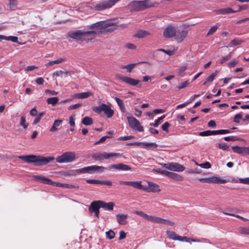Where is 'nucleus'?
<instances>
[{
	"mask_svg": "<svg viewBox=\"0 0 249 249\" xmlns=\"http://www.w3.org/2000/svg\"><path fill=\"white\" fill-rule=\"evenodd\" d=\"M198 180L200 182L207 183L223 184L227 182L226 179H221L215 176L206 178H200Z\"/></svg>",
	"mask_w": 249,
	"mask_h": 249,
	"instance_id": "13",
	"label": "nucleus"
},
{
	"mask_svg": "<svg viewBox=\"0 0 249 249\" xmlns=\"http://www.w3.org/2000/svg\"><path fill=\"white\" fill-rule=\"evenodd\" d=\"M231 58V54H229L228 55L224 56L222 59L220 60V63L221 64L224 63L226 61H228Z\"/></svg>",
	"mask_w": 249,
	"mask_h": 249,
	"instance_id": "64",
	"label": "nucleus"
},
{
	"mask_svg": "<svg viewBox=\"0 0 249 249\" xmlns=\"http://www.w3.org/2000/svg\"><path fill=\"white\" fill-rule=\"evenodd\" d=\"M33 178L36 180L40 181V182L46 184L53 185L57 187H60L65 188H76L78 189L79 186L78 185H72L67 183H62L57 182H53L49 178L40 176H34Z\"/></svg>",
	"mask_w": 249,
	"mask_h": 249,
	"instance_id": "3",
	"label": "nucleus"
},
{
	"mask_svg": "<svg viewBox=\"0 0 249 249\" xmlns=\"http://www.w3.org/2000/svg\"><path fill=\"white\" fill-rule=\"evenodd\" d=\"M165 117V115H163L159 117L158 119L155 121L154 123L150 124V125H153L154 127H158L160 123L163 120Z\"/></svg>",
	"mask_w": 249,
	"mask_h": 249,
	"instance_id": "44",
	"label": "nucleus"
},
{
	"mask_svg": "<svg viewBox=\"0 0 249 249\" xmlns=\"http://www.w3.org/2000/svg\"><path fill=\"white\" fill-rule=\"evenodd\" d=\"M76 159V155L73 152H66L56 159V161L59 163H68L74 161Z\"/></svg>",
	"mask_w": 249,
	"mask_h": 249,
	"instance_id": "9",
	"label": "nucleus"
},
{
	"mask_svg": "<svg viewBox=\"0 0 249 249\" xmlns=\"http://www.w3.org/2000/svg\"><path fill=\"white\" fill-rule=\"evenodd\" d=\"M176 33V29L174 27L170 25L164 29L163 35L166 38H171L175 36Z\"/></svg>",
	"mask_w": 249,
	"mask_h": 249,
	"instance_id": "18",
	"label": "nucleus"
},
{
	"mask_svg": "<svg viewBox=\"0 0 249 249\" xmlns=\"http://www.w3.org/2000/svg\"><path fill=\"white\" fill-rule=\"evenodd\" d=\"M89 28L93 30L92 31H90V32H95V33L94 34L95 36H96V35L98 34L99 35L106 32H112L116 29V28H109V29L105 30L103 26V21L91 24L89 26Z\"/></svg>",
	"mask_w": 249,
	"mask_h": 249,
	"instance_id": "5",
	"label": "nucleus"
},
{
	"mask_svg": "<svg viewBox=\"0 0 249 249\" xmlns=\"http://www.w3.org/2000/svg\"><path fill=\"white\" fill-rule=\"evenodd\" d=\"M218 27V26L216 25H215L212 26L210 28L209 31H208V32L207 34V36H210V35L213 34L216 31Z\"/></svg>",
	"mask_w": 249,
	"mask_h": 249,
	"instance_id": "49",
	"label": "nucleus"
},
{
	"mask_svg": "<svg viewBox=\"0 0 249 249\" xmlns=\"http://www.w3.org/2000/svg\"><path fill=\"white\" fill-rule=\"evenodd\" d=\"M81 106L82 104L80 103L72 105L68 107V109L69 110L75 109L80 107Z\"/></svg>",
	"mask_w": 249,
	"mask_h": 249,
	"instance_id": "60",
	"label": "nucleus"
},
{
	"mask_svg": "<svg viewBox=\"0 0 249 249\" xmlns=\"http://www.w3.org/2000/svg\"><path fill=\"white\" fill-rule=\"evenodd\" d=\"M8 7L10 10H15L18 6L17 0H8Z\"/></svg>",
	"mask_w": 249,
	"mask_h": 249,
	"instance_id": "37",
	"label": "nucleus"
},
{
	"mask_svg": "<svg viewBox=\"0 0 249 249\" xmlns=\"http://www.w3.org/2000/svg\"><path fill=\"white\" fill-rule=\"evenodd\" d=\"M101 208H103L105 210L112 211L113 210L115 204L113 202L107 203L105 201L100 200Z\"/></svg>",
	"mask_w": 249,
	"mask_h": 249,
	"instance_id": "23",
	"label": "nucleus"
},
{
	"mask_svg": "<svg viewBox=\"0 0 249 249\" xmlns=\"http://www.w3.org/2000/svg\"><path fill=\"white\" fill-rule=\"evenodd\" d=\"M214 12L216 15H223L236 13V11H235V10H233L231 7H227L215 10L214 11Z\"/></svg>",
	"mask_w": 249,
	"mask_h": 249,
	"instance_id": "22",
	"label": "nucleus"
},
{
	"mask_svg": "<svg viewBox=\"0 0 249 249\" xmlns=\"http://www.w3.org/2000/svg\"><path fill=\"white\" fill-rule=\"evenodd\" d=\"M216 73L213 72L212 74H211L209 76H208L207 79H206L207 80V82H212L214 80V78L216 76Z\"/></svg>",
	"mask_w": 249,
	"mask_h": 249,
	"instance_id": "55",
	"label": "nucleus"
},
{
	"mask_svg": "<svg viewBox=\"0 0 249 249\" xmlns=\"http://www.w3.org/2000/svg\"><path fill=\"white\" fill-rule=\"evenodd\" d=\"M141 181H119V183L121 185H129L133 187L134 188L140 190H146V186H143L142 184Z\"/></svg>",
	"mask_w": 249,
	"mask_h": 249,
	"instance_id": "14",
	"label": "nucleus"
},
{
	"mask_svg": "<svg viewBox=\"0 0 249 249\" xmlns=\"http://www.w3.org/2000/svg\"><path fill=\"white\" fill-rule=\"evenodd\" d=\"M86 182L89 184H101V180L97 179H87Z\"/></svg>",
	"mask_w": 249,
	"mask_h": 249,
	"instance_id": "62",
	"label": "nucleus"
},
{
	"mask_svg": "<svg viewBox=\"0 0 249 249\" xmlns=\"http://www.w3.org/2000/svg\"><path fill=\"white\" fill-rule=\"evenodd\" d=\"M131 168L126 164L120 163L118 164H112L108 167L109 170H116L119 171H128L130 170Z\"/></svg>",
	"mask_w": 249,
	"mask_h": 249,
	"instance_id": "17",
	"label": "nucleus"
},
{
	"mask_svg": "<svg viewBox=\"0 0 249 249\" xmlns=\"http://www.w3.org/2000/svg\"><path fill=\"white\" fill-rule=\"evenodd\" d=\"M109 136H105L102 137L98 141L94 143V145H98L101 143L104 142L107 139L109 138Z\"/></svg>",
	"mask_w": 249,
	"mask_h": 249,
	"instance_id": "58",
	"label": "nucleus"
},
{
	"mask_svg": "<svg viewBox=\"0 0 249 249\" xmlns=\"http://www.w3.org/2000/svg\"><path fill=\"white\" fill-rule=\"evenodd\" d=\"M69 73V71H57L53 73V76L66 77Z\"/></svg>",
	"mask_w": 249,
	"mask_h": 249,
	"instance_id": "34",
	"label": "nucleus"
},
{
	"mask_svg": "<svg viewBox=\"0 0 249 249\" xmlns=\"http://www.w3.org/2000/svg\"><path fill=\"white\" fill-rule=\"evenodd\" d=\"M20 125L24 129H26L28 126V124H26V118L24 116H21Z\"/></svg>",
	"mask_w": 249,
	"mask_h": 249,
	"instance_id": "48",
	"label": "nucleus"
},
{
	"mask_svg": "<svg viewBox=\"0 0 249 249\" xmlns=\"http://www.w3.org/2000/svg\"><path fill=\"white\" fill-rule=\"evenodd\" d=\"M232 149L234 152L238 154H242L243 152L246 153L245 148L246 147H241L238 146H232Z\"/></svg>",
	"mask_w": 249,
	"mask_h": 249,
	"instance_id": "38",
	"label": "nucleus"
},
{
	"mask_svg": "<svg viewBox=\"0 0 249 249\" xmlns=\"http://www.w3.org/2000/svg\"><path fill=\"white\" fill-rule=\"evenodd\" d=\"M116 78L121 80L123 82L132 86L137 85L140 82L139 80L135 79L127 76H124L120 74H117L116 75Z\"/></svg>",
	"mask_w": 249,
	"mask_h": 249,
	"instance_id": "16",
	"label": "nucleus"
},
{
	"mask_svg": "<svg viewBox=\"0 0 249 249\" xmlns=\"http://www.w3.org/2000/svg\"><path fill=\"white\" fill-rule=\"evenodd\" d=\"M158 4L157 2H153L150 0H134L128 3L127 7L130 12H139L143 11L146 9L153 7Z\"/></svg>",
	"mask_w": 249,
	"mask_h": 249,
	"instance_id": "2",
	"label": "nucleus"
},
{
	"mask_svg": "<svg viewBox=\"0 0 249 249\" xmlns=\"http://www.w3.org/2000/svg\"><path fill=\"white\" fill-rule=\"evenodd\" d=\"M82 33L81 30L71 31L68 33V36L77 41L82 42Z\"/></svg>",
	"mask_w": 249,
	"mask_h": 249,
	"instance_id": "20",
	"label": "nucleus"
},
{
	"mask_svg": "<svg viewBox=\"0 0 249 249\" xmlns=\"http://www.w3.org/2000/svg\"><path fill=\"white\" fill-rule=\"evenodd\" d=\"M94 33H95V32H90V31L84 32L82 31V42L84 41L88 42L89 41H91L95 37V36L94 35Z\"/></svg>",
	"mask_w": 249,
	"mask_h": 249,
	"instance_id": "19",
	"label": "nucleus"
},
{
	"mask_svg": "<svg viewBox=\"0 0 249 249\" xmlns=\"http://www.w3.org/2000/svg\"><path fill=\"white\" fill-rule=\"evenodd\" d=\"M106 168L103 166L92 165L85 167L76 170L78 173H101L106 170Z\"/></svg>",
	"mask_w": 249,
	"mask_h": 249,
	"instance_id": "7",
	"label": "nucleus"
},
{
	"mask_svg": "<svg viewBox=\"0 0 249 249\" xmlns=\"http://www.w3.org/2000/svg\"><path fill=\"white\" fill-rule=\"evenodd\" d=\"M2 40L11 41L14 43L18 42V38L17 36H5L3 35H0V41H1Z\"/></svg>",
	"mask_w": 249,
	"mask_h": 249,
	"instance_id": "32",
	"label": "nucleus"
},
{
	"mask_svg": "<svg viewBox=\"0 0 249 249\" xmlns=\"http://www.w3.org/2000/svg\"><path fill=\"white\" fill-rule=\"evenodd\" d=\"M106 234L107 237L109 239H113L115 236V232L112 230L106 232Z\"/></svg>",
	"mask_w": 249,
	"mask_h": 249,
	"instance_id": "51",
	"label": "nucleus"
},
{
	"mask_svg": "<svg viewBox=\"0 0 249 249\" xmlns=\"http://www.w3.org/2000/svg\"><path fill=\"white\" fill-rule=\"evenodd\" d=\"M127 119L129 126L132 129L139 132H143L144 131L143 127L141 125L140 122L135 118L133 117H127Z\"/></svg>",
	"mask_w": 249,
	"mask_h": 249,
	"instance_id": "12",
	"label": "nucleus"
},
{
	"mask_svg": "<svg viewBox=\"0 0 249 249\" xmlns=\"http://www.w3.org/2000/svg\"><path fill=\"white\" fill-rule=\"evenodd\" d=\"M62 120H56L54 121V123L52 125V126L50 129V131L51 132H54L57 131L59 127L62 124Z\"/></svg>",
	"mask_w": 249,
	"mask_h": 249,
	"instance_id": "33",
	"label": "nucleus"
},
{
	"mask_svg": "<svg viewBox=\"0 0 249 249\" xmlns=\"http://www.w3.org/2000/svg\"><path fill=\"white\" fill-rule=\"evenodd\" d=\"M153 222L156 223H161L164 225H168L170 226L174 225V223L173 222L157 216L155 217Z\"/></svg>",
	"mask_w": 249,
	"mask_h": 249,
	"instance_id": "26",
	"label": "nucleus"
},
{
	"mask_svg": "<svg viewBox=\"0 0 249 249\" xmlns=\"http://www.w3.org/2000/svg\"><path fill=\"white\" fill-rule=\"evenodd\" d=\"M166 177L176 181H182L183 180V178L180 175L169 171H168Z\"/></svg>",
	"mask_w": 249,
	"mask_h": 249,
	"instance_id": "28",
	"label": "nucleus"
},
{
	"mask_svg": "<svg viewBox=\"0 0 249 249\" xmlns=\"http://www.w3.org/2000/svg\"><path fill=\"white\" fill-rule=\"evenodd\" d=\"M196 164L202 168L209 169L211 167V163L207 161L201 164H198L197 162H196Z\"/></svg>",
	"mask_w": 249,
	"mask_h": 249,
	"instance_id": "47",
	"label": "nucleus"
},
{
	"mask_svg": "<svg viewBox=\"0 0 249 249\" xmlns=\"http://www.w3.org/2000/svg\"><path fill=\"white\" fill-rule=\"evenodd\" d=\"M237 182L240 183L249 185V177L244 178H239L238 181Z\"/></svg>",
	"mask_w": 249,
	"mask_h": 249,
	"instance_id": "56",
	"label": "nucleus"
},
{
	"mask_svg": "<svg viewBox=\"0 0 249 249\" xmlns=\"http://www.w3.org/2000/svg\"><path fill=\"white\" fill-rule=\"evenodd\" d=\"M59 101L57 97H51L47 99V102L48 104H51L53 106L56 105Z\"/></svg>",
	"mask_w": 249,
	"mask_h": 249,
	"instance_id": "43",
	"label": "nucleus"
},
{
	"mask_svg": "<svg viewBox=\"0 0 249 249\" xmlns=\"http://www.w3.org/2000/svg\"><path fill=\"white\" fill-rule=\"evenodd\" d=\"M100 200L94 201L92 202L89 208L90 212L92 213L93 211L99 210L101 208Z\"/></svg>",
	"mask_w": 249,
	"mask_h": 249,
	"instance_id": "25",
	"label": "nucleus"
},
{
	"mask_svg": "<svg viewBox=\"0 0 249 249\" xmlns=\"http://www.w3.org/2000/svg\"><path fill=\"white\" fill-rule=\"evenodd\" d=\"M115 5L113 0H103L93 3L94 9L98 11L109 9Z\"/></svg>",
	"mask_w": 249,
	"mask_h": 249,
	"instance_id": "6",
	"label": "nucleus"
},
{
	"mask_svg": "<svg viewBox=\"0 0 249 249\" xmlns=\"http://www.w3.org/2000/svg\"><path fill=\"white\" fill-rule=\"evenodd\" d=\"M189 85V82L187 81L183 82L179 84L178 88V89H182L186 88Z\"/></svg>",
	"mask_w": 249,
	"mask_h": 249,
	"instance_id": "59",
	"label": "nucleus"
},
{
	"mask_svg": "<svg viewBox=\"0 0 249 249\" xmlns=\"http://www.w3.org/2000/svg\"><path fill=\"white\" fill-rule=\"evenodd\" d=\"M242 118V112H241L240 113L236 114L234 116V117L233 118V121L235 123H239L240 122L239 120L241 119Z\"/></svg>",
	"mask_w": 249,
	"mask_h": 249,
	"instance_id": "52",
	"label": "nucleus"
},
{
	"mask_svg": "<svg viewBox=\"0 0 249 249\" xmlns=\"http://www.w3.org/2000/svg\"><path fill=\"white\" fill-rule=\"evenodd\" d=\"M218 147H219V148L221 149L224 151H228L229 150V146L224 143H219Z\"/></svg>",
	"mask_w": 249,
	"mask_h": 249,
	"instance_id": "57",
	"label": "nucleus"
},
{
	"mask_svg": "<svg viewBox=\"0 0 249 249\" xmlns=\"http://www.w3.org/2000/svg\"><path fill=\"white\" fill-rule=\"evenodd\" d=\"M161 165L163 168L175 172H182L184 171L185 168L183 165L177 162L161 163Z\"/></svg>",
	"mask_w": 249,
	"mask_h": 249,
	"instance_id": "11",
	"label": "nucleus"
},
{
	"mask_svg": "<svg viewBox=\"0 0 249 249\" xmlns=\"http://www.w3.org/2000/svg\"><path fill=\"white\" fill-rule=\"evenodd\" d=\"M170 126V124L166 122H165L162 125H161V128L162 130L165 131H168V129L169 127Z\"/></svg>",
	"mask_w": 249,
	"mask_h": 249,
	"instance_id": "61",
	"label": "nucleus"
},
{
	"mask_svg": "<svg viewBox=\"0 0 249 249\" xmlns=\"http://www.w3.org/2000/svg\"><path fill=\"white\" fill-rule=\"evenodd\" d=\"M65 61V58H59L55 60H53V61H49L48 62V63H47L45 65L46 66H52L53 64H59V63H60L63 61Z\"/></svg>",
	"mask_w": 249,
	"mask_h": 249,
	"instance_id": "41",
	"label": "nucleus"
},
{
	"mask_svg": "<svg viewBox=\"0 0 249 249\" xmlns=\"http://www.w3.org/2000/svg\"><path fill=\"white\" fill-rule=\"evenodd\" d=\"M124 157L123 154L119 153H107L103 152L102 153H96L92 156V158L95 160H108L111 158Z\"/></svg>",
	"mask_w": 249,
	"mask_h": 249,
	"instance_id": "8",
	"label": "nucleus"
},
{
	"mask_svg": "<svg viewBox=\"0 0 249 249\" xmlns=\"http://www.w3.org/2000/svg\"><path fill=\"white\" fill-rule=\"evenodd\" d=\"M82 123L85 125H89L93 124V120L91 117L86 116L82 119Z\"/></svg>",
	"mask_w": 249,
	"mask_h": 249,
	"instance_id": "39",
	"label": "nucleus"
},
{
	"mask_svg": "<svg viewBox=\"0 0 249 249\" xmlns=\"http://www.w3.org/2000/svg\"><path fill=\"white\" fill-rule=\"evenodd\" d=\"M146 63V62H139L136 63H131L125 66H123L121 68L123 69H126L127 71L128 72H130L132 71V70L134 68V67L139 64Z\"/></svg>",
	"mask_w": 249,
	"mask_h": 249,
	"instance_id": "31",
	"label": "nucleus"
},
{
	"mask_svg": "<svg viewBox=\"0 0 249 249\" xmlns=\"http://www.w3.org/2000/svg\"><path fill=\"white\" fill-rule=\"evenodd\" d=\"M134 213L143 218H144L145 219L151 221L152 222H154V220L155 218V216H152V215H149L147 214L146 213H144L142 211H136L134 212Z\"/></svg>",
	"mask_w": 249,
	"mask_h": 249,
	"instance_id": "24",
	"label": "nucleus"
},
{
	"mask_svg": "<svg viewBox=\"0 0 249 249\" xmlns=\"http://www.w3.org/2000/svg\"><path fill=\"white\" fill-rule=\"evenodd\" d=\"M134 136L130 135V136H125L123 137H120L118 138V140L119 141H126L128 140H130L134 138Z\"/></svg>",
	"mask_w": 249,
	"mask_h": 249,
	"instance_id": "54",
	"label": "nucleus"
},
{
	"mask_svg": "<svg viewBox=\"0 0 249 249\" xmlns=\"http://www.w3.org/2000/svg\"><path fill=\"white\" fill-rule=\"evenodd\" d=\"M149 143L150 142H133L127 143L126 144V145H130V146H131V145H137V146L141 145L143 147L147 148V147H149Z\"/></svg>",
	"mask_w": 249,
	"mask_h": 249,
	"instance_id": "36",
	"label": "nucleus"
},
{
	"mask_svg": "<svg viewBox=\"0 0 249 249\" xmlns=\"http://www.w3.org/2000/svg\"><path fill=\"white\" fill-rule=\"evenodd\" d=\"M150 35V32L148 31L140 30L138 31L134 36V37H137L139 38H142L146 37Z\"/></svg>",
	"mask_w": 249,
	"mask_h": 249,
	"instance_id": "29",
	"label": "nucleus"
},
{
	"mask_svg": "<svg viewBox=\"0 0 249 249\" xmlns=\"http://www.w3.org/2000/svg\"><path fill=\"white\" fill-rule=\"evenodd\" d=\"M243 42V40L238 38H235L232 40L230 44L229 45L230 47L235 46L241 44Z\"/></svg>",
	"mask_w": 249,
	"mask_h": 249,
	"instance_id": "40",
	"label": "nucleus"
},
{
	"mask_svg": "<svg viewBox=\"0 0 249 249\" xmlns=\"http://www.w3.org/2000/svg\"><path fill=\"white\" fill-rule=\"evenodd\" d=\"M115 100L116 101L120 109L122 112H125V106L124 105L123 101L118 97H115Z\"/></svg>",
	"mask_w": 249,
	"mask_h": 249,
	"instance_id": "35",
	"label": "nucleus"
},
{
	"mask_svg": "<svg viewBox=\"0 0 249 249\" xmlns=\"http://www.w3.org/2000/svg\"><path fill=\"white\" fill-rule=\"evenodd\" d=\"M45 115V112H40L37 115V116L36 117V118H35V119L34 120V122H33V124H37V123H38L40 120L41 119L42 117Z\"/></svg>",
	"mask_w": 249,
	"mask_h": 249,
	"instance_id": "46",
	"label": "nucleus"
},
{
	"mask_svg": "<svg viewBox=\"0 0 249 249\" xmlns=\"http://www.w3.org/2000/svg\"><path fill=\"white\" fill-rule=\"evenodd\" d=\"M117 221L120 225H125L127 223L126 219L128 217L127 214H118L116 215Z\"/></svg>",
	"mask_w": 249,
	"mask_h": 249,
	"instance_id": "27",
	"label": "nucleus"
},
{
	"mask_svg": "<svg viewBox=\"0 0 249 249\" xmlns=\"http://www.w3.org/2000/svg\"><path fill=\"white\" fill-rule=\"evenodd\" d=\"M188 31L184 27H180L179 29L177 30V33L175 35L176 40L178 42L182 41L187 36Z\"/></svg>",
	"mask_w": 249,
	"mask_h": 249,
	"instance_id": "15",
	"label": "nucleus"
},
{
	"mask_svg": "<svg viewBox=\"0 0 249 249\" xmlns=\"http://www.w3.org/2000/svg\"><path fill=\"white\" fill-rule=\"evenodd\" d=\"M167 237L174 240H178L180 241H185L188 242L190 241L192 242H199L198 240L193 238H188L186 236H181L176 234L175 231H166Z\"/></svg>",
	"mask_w": 249,
	"mask_h": 249,
	"instance_id": "10",
	"label": "nucleus"
},
{
	"mask_svg": "<svg viewBox=\"0 0 249 249\" xmlns=\"http://www.w3.org/2000/svg\"><path fill=\"white\" fill-rule=\"evenodd\" d=\"M103 26L104 27L105 30H107L108 28H107L108 27L110 26H113L115 25H116V23L114 22L113 21L111 20H108V21H103Z\"/></svg>",
	"mask_w": 249,
	"mask_h": 249,
	"instance_id": "42",
	"label": "nucleus"
},
{
	"mask_svg": "<svg viewBox=\"0 0 249 249\" xmlns=\"http://www.w3.org/2000/svg\"><path fill=\"white\" fill-rule=\"evenodd\" d=\"M19 159L24 160L27 163H33L36 166H42L53 161L55 158L53 157H45L42 156L30 155L18 156Z\"/></svg>",
	"mask_w": 249,
	"mask_h": 249,
	"instance_id": "1",
	"label": "nucleus"
},
{
	"mask_svg": "<svg viewBox=\"0 0 249 249\" xmlns=\"http://www.w3.org/2000/svg\"><path fill=\"white\" fill-rule=\"evenodd\" d=\"M224 139L226 141H236L239 140L238 137L234 136L225 137Z\"/></svg>",
	"mask_w": 249,
	"mask_h": 249,
	"instance_id": "50",
	"label": "nucleus"
},
{
	"mask_svg": "<svg viewBox=\"0 0 249 249\" xmlns=\"http://www.w3.org/2000/svg\"><path fill=\"white\" fill-rule=\"evenodd\" d=\"M249 8V4H244L238 6V9L237 10H235L236 12H240L242 10H246Z\"/></svg>",
	"mask_w": 249,
	"mask_h": 249,
	"instance_id": "53",
	"label": "nucleus"
},
{
	"mask_svg": "<svg viewBox=\"0 0 249 249\" xmlns=\"http://www.w3.org/2000/svg\"><path fill=\"white\" fill-rule=\"evenodd\" d=\"M199 135L200 136H211V130H206L199 133Z\"/></svg>",
	"mask_w": 249,
	"mask_h": 249,
	"instance_id": "63",
	"label": "nucleus"
},
{
	"mask_svg": "<svg viewBox=\"0 0 249 249\" xmlns=\"http://www.w3.org/2000/svg\"><path fill=\"white\" fill-rule=\"evenodd\" d=\"M92 109L99 114L101 115L102 112H104L105 115L108 118L112 117L114 113V110L111 108L110 106L104 103L98 106L94 107Z\"/></svg>",
	"mask_w": 249,
	"mask_h": 249,
	"instance_id": "4",
	"label": "nucleus"
},
{
	"mask_svg": "<svg viewBox=\"0 0 249 249\" xmlns=\"http://www.w3.org/2000/svg\"><path fill=\"white\" fill-rule=\"evenodd\" d=\"M148 186L146 187V189L145 190L148 192L156 193L160 191L159 186L153 182L148 181Z\"/></svg>",
	"mask_w": 249,
	"mask_h": 249,
	"instance_id": "21",
	"label": "nucleus"
},
{
	"mask_svg": "<svg viewBox=\"0 0 249 249\" xmlns=\"http://www.w3.org/2000/svg\"><path fill=\"white\" fill-rule=\"evenodd\" d=\"M93 93L91 92H85L82 93H75L73 95V97L78 99H85L90 96H92Z\"/></svg>",
	"mask_w": 249,
	"mask_h": 249,
	"instance_id": "30",
	"label": "nucleus"
},
{
	"mask_svg": "<svg viewBox=\"0 0 249 249\" xmlns=\"http://www.w3.org/2000/svg\"><path fill=\"white\" fill-rule=\"evenodd\" d=\"M238 231L241 234L249 235V228L240 227L238 229Z\"/></svg>",
	"mask_w": 249,
	"mask_h": 249,
	"instance_id": "45",
	"label": "nucleus"
}]
</instances>
